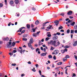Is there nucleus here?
<instances>
[{
  "mask_svg": "<svg viewBox=\"0 0 77 77\" xmlns=\"http://www.w3.org/2000/svg\"><path fill=\"white\" fill-rule=\"evenodd\" d=\"M48 44H51L54 45V47H56V40H51L50 42H48Z\"/></svg>",
  "mask_w": 77,
  "mask_h": 77,
  "instance_id": "obj_1",
  "label": "nucleus"
},
{
  "mask_svg": "<svg viewBox=\"0 0 77 77\" xmlns=\"http://www.w3.org/2000/svg\"><path fill=\"white\" fill-rule=\"evenodd\" d=\"M11 44H12V42H9L7 43V46L8 48H10L11 47Z\"/></svg>",
  "mask_w": 77,
  "mask_h": 77,
  "instance_id": "obj_2",
  "label": "nucleus"
},
{
  "mask_svg": "<svg viewBox=\"0 0 77 77\" xmlns=\"http://www.w3.org/2000/svg\"><path fill=\"white\" fill-rule=\"evenodd\" d=\"M19 48L21 50H20L19 49H17V51L18 52H20L21 54H22V51H23V49H22V47H20Z\"/></svg>",
  "mask_w": 77,
  "mask_h": 77,
  "instance_id": "obj_3",
  "label": "nucleus"
},
{
  "mask_svg": "<svg viewBox=\"0 0 77 77\" xmlns=\"http://www.w3.org/2000/svg\"><path fill=\"white\" fill-rule=\"evenodd\" d=\"M67 67H70V66H68L65 67L64 68V69H66L65 73L66 74H67V75H68V73L67 72V71H68V69H66V68H67Z\"/></svg>",
  "mask_w": 77,
  "mask_h": 77,
  "instance_id": "obj_4",
  "label": "nucleus"
},
{
  "mask_svg": "<svg viewBox=\"0 0 77 77\" xmlns=\"http://www.w3.org/2000/svg\"><path fill=\"white\" fill-rule=\"evenodd\" d=\"M59 53V51L58 50H55L54 51V52L52 53V54H57V53Z\"/></svg>",
  "mask_w": 77,
  "mask_h": 77,
  "instance_id": "obj_5",
  "label": "nucleus"
},
{
  "mask_svg": "<svg viewBox=\"0 0 77 77\" xmlns=\"http://www.w3.org/2000/svg\"><path fill=\"white\" fill-rule=\"evenodd\" d=\"M31 43H28V45L29 47V48H31L32 50H34V48H32V45H31Z\"/></svg>",
  "mask_w": 77,
  "mask_h": 77,
  "instance_id": "obj_6",
  "label": "nucleus"
},
{
  "mask_svg": "<svg viewBox=\"0 0 77 77\" xmlns=\"http://www.w3.org/2000/svg\"><path fill=\"white\" fill-rule=\"evenodd\" d=\"M58 38V36H55L53 38V40H56Z\"/></svg>",
  "mask_w": 77,
  "mask_h": 77,
  "instance_id": "obj_7",
  "label": "nucleus"
},
{
  "mask_svg": "<svg viewBox=\"0 0 77 77\" xmlns=\"http://www.w3.org/2000/svg\"><path fill=\"white\" fill-rule=\"evenodd\" d=\"M72 11H70L67 13V14L69 15H72Z\"/></svg>",
  "mask_w": 77,
  "mask_h": 77,
  "instance_id": "obj_8",
  "label": "nucleus"
},
{
  "mask_svg": "<svg viewBox=\"0 0 77 77\" xmlns=\"http://www.w3.org/2000/svg\"><path fill=\"white\" fill-rule=\"evenodd\" d=\"M33 38H31V39H30L29 43V44H32L33 43Z\"/></svg>",
  "mask_w": 77,
  "mask_h": 77,
  "instance_id": "obj_9",
  "label": "nucleus"
},
{
  "mask_svg": "<svg viewBox=\"0 0 77 77\" xmlns=\"http://www.w3.org/2000/svg\"><path fill=\"white\" fill-rule=\"evenodd\" d=\"M59 20H56L54 22V23L55 24V25L56 26H58V24H59Z\"/></svg>",
  "mask_w": 77,
  "mask_h": 77,
  "instance_id": "obj_10",
  "label": "nucleus"
},
{
  "mask_svg": "<svg viewBox=\"0 0 77 77\" xmlns=\"http://www.w3.org/2000/svg\"><path fill=\"white\" fill-rule=\"evenodd\" d=\"M47 52L45 53H42L41 54V55L42 56H46V54H47Z\"/></svg>",
  "mask_w": 77,
  "mask_h": 77,
  "instance_id": "obj_11",
  "label": "nucleus"
},
{
  "mask_svg": "<svg viewBox=\"0 0 77 77\" xmlns=\"http://www.w3.org/2000/svg\"><path fill=\"white\" fill-rule=\"evenodd\" d=\"M14 3V2L12 0H11L10 1V5H13Z\"/></svg>",
  "mask_w": 77,
  "mask_h": 77,
  "instance_id": "obj_12",
  "label": "nucleus"
},
{
  "mask_svg": "<svg viewBox=\"0 0 77 77\" xmlns=\"http://www.w3.org/2000/svg\"><path fill=\"white\" fill-rule=\"evenodd\" d=\"M53 26L49 25L48 27H47V28L48 29H51V27H52Z\"/></svg>",
  "mask_w": 77,
  "mask_h": 77,
  "instance_id": "obj_13",
  "label": "nucleus"
},
{
  "mask_svg": "<svg viewBox=\"0 0 77 77\" xmlns=\"http://www.w3.org/2000/svg\"><path fill=\"white\" fill-rule=\"evenodd\" d=\"M73 46H75L77 45V41H75L73 45Z\"/></svg>",
  "mask_w": 77,
  "mask_h": 77,
  "instance_id": "obj_14",
  "label": "nucleus"
},
{
  "mask_svg": "<svg viewBox=\"0 0 77 77\" xmlns=\"http://www.w3.org/2000/svg\"><path fill=\"white\" fill-rule=\"evenodd\" d=\"M14 2L16 4H18V3H19V1H18V0H15Z\"/></svg>",
  "mask_w": 77,
  "mask_h": 77,
  "instance_id": "obj_15",
  "label": "nucleus"
},
{
  "mask_svg": "<svg viewBox=\"0 0 77 77\" xmlns=\"http://www.w3.org/2000/svg\"><path fill=\"white\" fill-rule=\"evenodd\" d=\"M75 24V22H72V23L70 24V25L72 26H74Z\"/></svg>",
  "mask_w": 77,
  "mask_h": 77,
  "instance_id": "obj_16",
  "label": "nucleus"
},
{
  "mask_svg": "<svg viewBox=\"0 0 77 77\" xmlns=\"http://www.w3.org/2000/svg\"><path fill=\"white\" fill-rule=\"evenodd\" d=\"M49 23V22H45V23H43V27H44V26H45V25H45V24H47V23Z\"/></svg>",
  "mask_w": 77,
  "mask_h": 77,
  "instance_id": "obj_17",
  "label": "nucleus"
},
{
  "mask_svg": "<svg viewBox=\"0 0 77 77\" xmlns=\"http://www.w3.org/2000/svg\"><path fill=\"white\" fill-rule=\"evenodd\" d=\"M3 40L4 41H8V40H9V38H4L3 39Z\"/></svg>",
  "mask_w": 77,
  "mask_h": 77,
  "instance_id": "obj_18",
  "label": "nucleus"
},
{
  "mask_svg": "<svg viewBox=\"0 0 77 77\" xmlns=\"http://www.w3.org/2000/svg\"><path fill=\"white\" fill-rule=\"evenodd\" d=\"M60 44V42H58L57 44H56V47H57V46H59Z\"/></svg>",
  "mask_w": 77,
  "mask_h": 77,
  "instance_id": "obj_19",
  "label": "nucleus"
},
{
  "mask_svg": "<svg viewBox=\"0 0 77 77\" xmlns=\"http://www.w3.org/2000/svg\"><path fill=\"white\" fill-rule=\"evenodd\" d=\"M33 36L34 37H36L37 36V34L36 33H34L32 34Z\"/></svg>",
  "mask_w": 77,
  "mask_h": 77,
  "instance_id": "obj_20",
  "label": "nucleus"
},
{
  "mask_svg": "<svg viewBox=\"0 0 77 77\" xmlns=\"http://www.w3.org/2000/svg\"><path fill=\"white\" fill-rule=\"evenodd\" d=\"M48 57L49 59H51V58H52L53 57L51 55H49L48 56Z\"/></svg>",
  "mask_w": 77,
  "mask_h": 77,
  "instance_id": "obj_21",
  "label": "nucleus"
},
{
  "mask_svg": "<svg viewBox=\"0 0 77 77\" xmlns=\"http://www.w3.org/2000/svg\"><path fill=\"white\" fill-rule=\"evenodd\" d=\"M26 26L27 27V29H29L30 27V26L29 24H27L26 25Z\"/></svg>",
  "mask_w": 77,
  "mask_h": 77,
  "instance_id": "obj_22",
  "label": "nucleus"
},
{
  "mask_svg": "<svg viewBox=\"0 0 77 77\" xmlns=\"http://www.w3.org/2000/svg\"><path fill=\"white\" fill-rule=\"evenodd\" d=\"M50 39V38L49 37H47L45 38V41H48Z\"/></svg>",
  "mask_w": 77,
  "mask_h": 77,
  "instance_id": "obj_23",
  "label": "nucleus"
},
{
  "mask_svg": "<svg viewBox=\"0 0 77 77\" xmlns=\"http://www.w3.org/2000/svg\"><path fill=\"white\" fill-rule=\"evenodd\" d=\"M65 57L63 59V62H65V61H66V60H67V59Z\"/></svg>",
  "mask_w": 77,
  "mask_h": 77,
  "instance_id": "obj_24",
  "label": "nucleus"
},
{
  "mask_svg": "<svg viewBox=\"0 0 77 77\" xmlns=\"http://www.w3.org/2000/svg\"><path fill=\"white\" fill-rule=\"evenodd\" d=\"M62 62H60L57 63V65H62Z\"/></svg>",
  "mask_w": 77,
  "mask_h": 77,
  "instance_id": "obj_25",
  "label": "nucleus"
},
{
  "mask_svg": "<svg viewBox=\"0 0 77 77\" xmlns=\"http://www.w3.org/2000/svg\"><path fill=\"white\" fill-rule=\"evenodd\" d=\"M15 45V42H13L12 43V45L13 47H14Z\"/></svg>",
  "mask_w": 77,
  "mask_h": 77,
  "instance_id": "obj_26",
  "label": "nucleus"
},
{
  "mask_svg": "<svg viewBox=\"0 0 77 77\" xmlns=\"http://www.w3.org/2000/svg\"><path fill=\"white\" fill-rule=\"evenodd\" d=\"M70 22H71V20H69L67 21V22H66V24H68V23H70Z\"/></svg>",
  "mask_w": 77,
  "mask_h": 77,
  "instance_id": "obj_27",
  "label": "nucleus"
},
{
  "mask_svg": "<svg viewBox=\"0 0 77 77\" xmlns=\"http://www.w3.org/2000/svg\"><path fill=\"white\" fill-rule=\"evenodd\" d=\"M35 24H38L39 22V21L38 20H37L35 22Z\"/></svg>",
  "mask_w": 77,
  "mask_h": 77,
  "instance_id": "obj_28",
  "label": "nucleus"
},
{
  "mask_svg": "<svg viewBox=\"0 0 77 77\" xmlns=\"http://www.w3.org/2000/svg\"><path fill=\"white\" fill-rule=\"evenodd\" d=\"M22 39L23 41H26L27 40V38H23Z\"/></svg>",
  "mask_w": 77,
  "mask_h": 77,
  "instance_id": "obj_29",
  "label": "nucleus"
},
{
  "mask_svg": "<svg viewBox=\"0 0 77 77\" xmlns=\"http://www.w3.org/2000/svg\"><path fill=\"white\" fill-rule=\"evenodd\" d=\"M39 45H42V44H43V43H41V41H40L39 42Z\"/></svg>",
  "mask_w": 77,
  "mask_h": 77,
  "instance_id": "obj_30",
  "label": "nucleus"
},
{
  "mask_svg": "<svg viewBox=\"0 0 77 77\" xmlns=\"http://www.w3.org/2000/svg\"><path fill=\"white\" fill-rule=\"evenodd\" d=\"M58 29L59 30L62 29H63V27L62 26H60L59 27Z\"/></svg>",
  "mask_w": 77,
  "mask_h": 77,
  "instance_id": "obj_31",
  "label": "nucleus"
},
{
  "mask_svg": "<svg viewBox=\"0 0 77 77\" xmlns=\"http://www.w3.org/2000/svg\"><path fill=\"white\" fill-rule=\"evenodd\" d=\"M23 28H24V27H23L22 28H20L19 30H20V32H21V31H22V30H23Z\"/></svg>",
  "mask_w": 77,
  "mask_h": 77,
  "instance_id": "obj_32",
  "label": "nucleus"
},
{
  "mask_svg": "<svg viewBox=\"0 0 77 77\" xmlns=\"http://www.w3.org/2000/svg\"><path fill=\"white\" fill-rule=\"evenodd\" d=\"M60 15H62V16H63V17L64 15H65V14L64 13H62Z\"/></svg>",
  "mask_w": 77,
  "mask_h": 77,
  "instance_id": "obj_33",
  "label": "nucleus"
},
{
  "mask_svg": "<svg viewBox=\"0 0 77 77\" xmlns=\"http://www.w3.org/2000/svg\"><path fill=\"white\" fill-rule=\"evenodd\" d=\"M17 52V50H14L13 51H12V53H16Z\"/></svg>",
  "mask_w": 77,
  "mask_h": 77,
  "instance_id": "obj_34",
  "label": "nucleus"
},
{
  "mask_svg": "<svg viewBox=\"0 0 77 77\" xmlns=\"http://www.w3.org/2000/svg\"><path fill=\"white\" fill-rule=\"evenodd\" d=\"M65 58H66V59L69 58V55H66Z\"/></svg>",
  "mask_w": 77,
  "mask_h": 77,
  "instance_id": "obj_35",
  "label": "nucleus"
},
{
  "mask_svg": "<svg viewBox=\"0 0 77 77\" xmlns=\"http://www.w3.org/2000/svg\"><path fill=\"white\" fill-rule=\"evenodd\" d=\"M32 71L34 72H35L36 71V70H35V68H33V69H32Z\"/></svg>",
  "mask_w": 77,
  "mask_h": 77,
  "instance_id": "obj_36",
  "label": "nucleus"
},
{
  "mask_svg": "<svg viewBox=\"0 0 77 77\" xmlns=\"http://www.w3.org/2000/svg\"><path fill=\"white\" fill-rule=\"evenodd\" d=\"M35 30H36V29L35 28H33L32 29V30L33 31V32H35Z\"/></svg>",
  "mask_w": 77,
  "mask_h": 77,
  "instance_id": "obj_37",
  "label": "nucleus"
},
{
  "mask_svg": "<svg viewBox=\"0 0 77 77\" xmlns=\"http://www.w3.org/2000/svg\"><path fill=\"white\" fill-rule=\"evenodd\" d=\"M71 33H74V30H71Z\"/></svg>",
  "mask_w": 77,
  "mask_h": 77,
  "instance_id": "obj_38",
  "label": "nucleus"
},
{
  "mask_svg": "<svg viewBox=\"0 0 77 77\" xmlns=\"http://www.w3.org/2000/svg\"><path fill=\"white\" fill-rule=\"evenodd\" d=\"M24 32H25V30H23L21 32V34H22V33H24Z\"/></svg>",
  "mask_w": 77,
  "mask_h": 77,
  "instance_id": "obj_39",
  "label": "nucleus"
},
{
  "mask_svg": "<svg viewBox=\"0 0 77 77\" xmlns=\"http://www.w3.org/2000/svg\"><path fill=\"white\" fill-rule=\"evenodd\" d=\"M51 34H48L47 35V36H48V37H51Z\"/></svg>",
  "mask_w": 77,
  "mask_h": 77,
  "instance_id": "obj_40",
  "label": "nucleus"
},
{
  "mask_svg": "<svg viewBox=\"0 0 77 77\" xmlns=\"http://www.w3.org/2000/svg\"><path fill=\"white\" fill-rule=\"evenodd\" d=\"M3 4H2V3L0 4V8L2 7H3Z\"/></svg>",
  "mask_w": 77,
  "mask_h": 77,
  "instance_id": "obj_41",
  "label": "nucleus"
},
{
  "mask_svg": "<svg viewBox=\"0 0 77 77\" xmlns=\"http://www.w3.org/2000/svg\"><path fill=\"white\" fill-rule=\"evenodd\" d=\"M11 65L12 66H16V64L15 63H12L11 64Z\"/></svg>",
  "mask_w": 77,
  "mask_h": 77,
  "instance_id": "obj_42",
  "label": "nucleus"
},
{
  "mask_svg": "<svg viewBox=\"0 0 77 77\" xmlns=\"http://www.w3.org/2000/svg\"><path fill=\"white\" fill-rule=\"evenodd\" d=\"M61 51L62 53H65V51L64 50H61Z\"/></svg>",
  "mask_w": 77,
  "mask_h": 77,
  "instance_id": "obj_43",
  "label": "nucleus"
},
{
  "mask_svg": "<svg viewBox=\"0 0 77 77\" xmlns=\"http://www.w3.org/2000/svg\"><path fill=\"white\" fill-rule=\"evenodd\" d=\"M51 50H54V48L53 47H51V48L50 49Z\"/></svg>",
  "mask_w": 77,
  "mask_h": 77,
  "instance_id": "obj_44",
  "label": "nucleus"
},
{
  "mask_svg": "<svg viewBox=\"0 0 77 77\" xmlns=\"http://www.w3.org/2000/svg\"><path fill=\"white\" fill-rule=\"evenodd\" d=\"M74 29H77V25L76 26H75L74 27Z\"/></svg>",
  "mask_w": 77,
  "mask_h": 77,
  "instance_id": "obj_45",
  "label": "nucleus"
},
{
  "mask_svg": "<svg viewBox=\"0 0 77 77\" xmlns=\"http://www.w3.org/2000/svg\"><path fill=\"white\" fill-rule=\"evenodd\" d=\"M53 59H54V60H56V56L55 55H54L53 57Z\"/></svg>",
  "mask_w": 77,
  "mask_h": 77,
  "instance_id": "obj_46",
  "label": "nucleus"
},
{
  "mask_svg": "<svg viewBox=\"0 0 77 77\" xmlns=\"http://www.w3.org/2000/svg\"><path fill=\"white\" fill-rule=\"evenodd\" d=\"M70 30L69 29H68V30H67V33H69Z\"/></svg>",
  "mask_w": 77,
  "mask_h": 77,
  "instance_id": "obj_47",
  "label": "nucleus"
},
{
  "mask_svg": "<svg viewBox=\"0 0 77 77\" xmlns=\"http://www.w3.org/2000/svg\"><path fill=\"white\" fill-rule=\"evenodd\" d=\"M57 35H60V33L57 32Z\"/></svg>",
  "mask_w": 77,
  "mask_h": 77,
  "instance_id": "obj_48",
  "label": "nucleus"
},
{
  "mask_svg": "<svg viewBox=\"0 0 77 77\" xmlns=\"http://www.w3.org/2000/svg\"><path fill=\"white\" fill-rule=\"evenodd\" d=\"M32 10L33 11H35V10H36V9L34 8H32Z\"/></svg>",
  "mask_w": 77,
  "mask_h": 77,
  "instance_id": "obj_49",
  "label": "nucleus"
},
{
  "mask_svg": "<svg viewBox=\"0 0 77 77\" xmlns=\"http://www.w3.org/2000/svg\"><path fill=\"white\" fill-rule=\"evenodd\" d=\"M60 68V67H57L55 68V69L57 70L58 69H59Z\"/></svg>",
  "mask_w": 77,
  "mask_h": 77,
  "instance_id": "obj_50",
  "label": "nucleus"
},
{
  "mask_svg": "<svg viewBox=\"0 0 77 77\" xmlns=\"http://www.w3.org/2000/svg\"><path fill=\"white\" fill-rule=\"evenodd\" d=\"M39 72L40 75H41V70H39Z\"/></svg>",
  "mask_w": 77,
  "mask_h": 77,
  "instance_id": "obj_51",
  "label": "nucleus"
},
{
  "mask_svg": "<svg viewBox=\"0 0 77 77\" xmlns=\"http://www.w3.org/2000/svg\"><path fill=\"white\" fill-rule=\"evenodd\" d=\"M39 50V48H37L36 49V52H37Z\"/></svg>",
  "mask_w": 77,
  "mask_h": 77,
  "instance_id": "obj_52",
  "label": "nucleus"
},
{
  "mask_svg": "<svg viewBox=\"0 0 77 77\" xmlns=\"http://www.w3.org/2000/svg\"><path fill=\"white\" fill-rule=\"evenodd\" d=\"M11 22L9 23L8 24V26H11Z\"/></svg>",
  "mask_w": 77,
  "mask_h": 77,
  "instance_id": "obj_53",
  "label": "nucleus"
},
{
  "mask_svg": "<svg viewBox=\"0 0 77 77\" xmlns=\"http://www.w3.org/2000/svg\"><path fill=\"white\" fill-rule=\"evenodd\" d=\"M75 75H75V73H73V76H72V77H75Z\"/></svg>",
  "mask_w": 77,
  "mask_h": 77,
  "instance_id": "obj_54",
  "label": "nucleus"
},
{
  "mask_svg": "<svg viewBox=\"0 0 77 77\" xmlns=\"http://www.w3.org/2000/svg\"><path fill=\"white\" fill-rule=\"evenodd\" d=\"M9 54L10 55H12L13 54V53H12L11 52H10V53H9Z\"/></svg>",
  "mask_w": 77,
  "mask_h": 77,
  "instance_id": "obj_55",
  "label": "nucleus"
},
{
  "mask_svg": "<svg viewBox=\"0 0 77 77\" xmlns=\"http://www.w3.org/2000/svg\"><path fill=\"white\" fill-rule=\"evenodd\" d=\"M74 57L75 59V60H77V56H76L75 55H74Z\"/></svg>",
  "mask_w": 77,
  "mask_h": 77,
  "instance_id": "obj_56",
  "label": "nucleus"
},
{
  "mask_svg": "<svg viewBox=\"0 0 77 77\" xmlns=\"http://www.w3.org/2000/svg\"><path fill=\"white\" fill-rule=\"evenodd\" d=\"M40 49L41 50H42V51H43L44 50L43 49V48L42 47H41Z\"/></svg>",
  "mask_w": 77,
  "mask_h": 77,
  "instance_id": "obj_57",
  "label": "nucleus"
},
{
  "mask_svg": "<svg viewBox=\"0 0 77 77\" xmlns=\"http://www.w3.org/2000/svg\"><path fill=\"white\" fill-rule=\"evenodd\" d=\"M68 48L69 47H68V46H66L65 47H64V48Z\"/></svg>",
  "mask_w": 77,
  "mask_h": 77,
  "instance_id": "obj_58",
  "label": "nucleus"
},
{
  "mask_svg": "<svg viewBox=\"0 0 77 77\" xmlns=\"http://www.w3.org/2000/svg\"><path fill=\"white\" fill-rule=\"evenodd\" d=\"M43 50L44 52H46V49H45V48H44Z\"/></svg>",
  "mask_w": 77,
  "mask_h": 77,
  "instance_id": "obj_59",
  "label": "nucleus"
},
{
  "mask_svg": "<svg viewBox=\"0 0 77 77\" xmlns=\"http://www.w3.org/2000/svg\"><path fill=\"white\" fill-rule=\"evenodd\" d=\"M45 28V27H43L41 28V29H43V30H44Z\"/></svg>",
  "mask_w": 77,
  "mask_h": 77,
  "instance_id": "obj_60",
  "label": "nucleus"
},
{
  "mask_svg": "<svg viewBox=\"0 0 77 77\" xmlns=\"http://www.w3.org/2000/svg\"><path fill=\"white\" fill-rule=\"evenodd\" d=\"M74 32L75 33H77V29L75 30Z\"/></svg>",
  "mask_w": 77,
  "mask_h": 77,
  "instance_id": "obj_61",
  "label": "nucleus"
},
{
  "mask_svg": "<svg viewBox=\"0 0 77 77\" xmlns=\"http://www.w3.org/2000/svg\"><path fill=\"white\" fill-rule=\"evenodd\" d=\"M31 27H34V26H33V24H31Z\"/></svg>",
  "mask_w": 77,
  "mask_h": 77,
  "instance_id": "obj_62",
  "label": "nucleus"
},
{
  "mask_svg": "<svg viewBox=\"0 0 77 77\" xmlns=\"http://www.w3.org/2000/svg\"><path fill=\"white\" fill-rule=\"evenodd\" d=\"M21 77H23V76H24V74H23L21 75Z\"/></svg>",
  "mask_w": 77,
  "mask_h": 77,
  "instance_id": "obj_63",
  "label": "nucleus"
},
{
  "mask_svg": "<svg viewBox=\"0 0 77 77\" xmlns=\"http://www.w3.org/2000/svg\"><path fill=\"white\" fill-rule=\"evenodd\" d=\"M64 51H67V49H65L64 50Z\"/></svg>",
  "mask_w": 77,
  "mask_h": 77,
  "instance_id": "obj_64",
  "label": "nucleus"
}]
</instances>
